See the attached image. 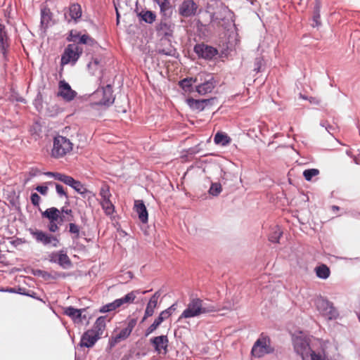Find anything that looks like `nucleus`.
<instances>
[{
	"instance_id": "15",
	"label": "nucleus",
	"mask_w": 360,
	"mask_h": 360,
	"mask_svg": "<svg viewBox=\"0 0 360 360\" xmlns=\"http://www.w3.org/2000/svg\"><path fill=\"white\" fill-rule=\"evenodd\" d=\"M100 338L93 330H88L82 336L79 345L82 347H91Z\"/></svg>"
},
{
	"instance_id": "38",
	"label": "nucleus",
	"mask_w": 360,
	"mask_h": 360,
	"mask_svg": "<svg viewBox=\"0 0 360 360\" xmlns=\"http://www.w3.org/2000/svg\"><path fill=\"white\" fill-rule=\"evenodd\" d=\"M99 194H100V195L101 197L102 200H108V199L110 198L111 193H110V191L109 186L107 185V184L102 185V186L101 187V189H100Z\"/></svg>"
},
{
	"instance_id": "54",
	"label": "nucleus",
	"mask_w": 360,
	"mask_h": 360,
	"mask_svg": "<svg viewBox=\"0 0 360 360\" xmlns=\"http://www.w3.org/2000/svg\"><path fill=\"white\" fill-rule=\"evenodd\" d=\"M321 126L324 127L326 130L330 134H333V131L335 130V128L330 125L327 122H321Z\"/></svg>"
},
{
	"instance_id": "37",
	"label": "nucleus",
	"mask_w": 360,
	"mask_h": 360,
	"mask_svg": "<svg viewBox=\"0 0 360 360\" xmlns=\"http://www.w3.org/2000/svg\"><path fill=\"white\" fill-rule=\"evenodd\" d=\"M69 232L72 235V239H78L80 237V227L75 223L69 224Z\"/></svg>"
},
{
	"instance_id": "40",
	"label": "nucleus",
	"mask_w": 360,
	"mask_h": 360,
	"mask_svg": "<svg viewBox=\"0 0 360 360\" xmlns=\"http://www.w3.org/2000/svg\"><path fill=\"white\" fill-rule=\"evenodd\" d=\"M319 174V170L317 169H308L303 172V176L304 179L309 181H311L312 178Z\"/></svg>"
},
{
	"instance_id": "51",
	"label": "nucleus",
	"mask_w": 360,
	"mask_h": 360,
	"mask_svg": "<svg viewBox=\"0 0 360 360\" xmlns=\"http://www.w3.org/2000/svg\"><path fill=\"white\" fill-rule=\"evenodd\" d=\"M137 320L136 319H131L127 321V326L125 328L129 333H131L134 328L136 325Z\"/></svg>"
},
{
	"instance_id": "1",
	"label": "nucleus",
	"mask_w": 360,
	"mask_h": 360,
	"mask_svg": "<svg viewBox=\"0 0 360 360\" xmlns=\"http://www.w3.org/2000/svg\"><path fill=\"white\" fill-rule=\"evenodd\" d=\"M216 311L215 307L208 305L203 302L200 298H192L179 318V321L181 319H188L198 316L202 314H207Z\"/></svg>"
},
{
	"instance_id": "30",
	"label": "nucleus",
	"mask_w": 360,
	"mask_h": 360,
	"mask_svg": "<svg viewBox=\"0 0 360 360\" xmlns=\"http://www.w3.org/2000/svg\"><path fill=\"white\" fill-rule=\"evenodd\" d=\"M138 15L141 20L148 24H152L156 19L155 13L151 11H142Z\"/></svg>"
},
{
	"instance_id": "7",
	"label": "nucleus",
	"mask_w": 360,
	"mask_h": 360,
	"mask_svg": "<svg viewBox=\"0 0 360 360\" xmlns=\"http://www.w3.org/2000/svg\"><path fill=\"white\" fill-rule=\"evenodd\" d=\"M30 233L35 240L44 246L57 248L60 244L59 239L50 233L38 229H30Z\"/></svg>"
},
{
	"instance_id": "46",
	"label": "nucleus",
	"mask_w": 360,
	"mask_h": 360,
	"mask_svg": "<svg viewBox=\"0 0 360 360\" xmlns=\"http://www.w3.org/2000/svg\"><path fill=\"white\" fill-rule=\"evenodd\" d=\"M262 65L263 59L261 57L256 58L254 63V71L256 72H259Z\"/></svg>"
},
{
	"instance_id": "25",
	"label": "nucleus",
	"mask_w": 360,
	"mask_h": 360,
	"mask_svg": "<svg viewBox=\"0 0 360 360\" xmlns=\"http://www.w3.org/2000/svg\"><path fill=\"white\" fill-rule=\"evenodd\" d=\"M60 211L54 207L46 209L41 213L42 217L47 218L49 221H58Z\"/></svg>"
},
{
	"instance_id": "63",
	"label": "nucleus",
	"mask_w": 360,
	"mask_h": 360,
	"mask_svg": "<svg viewBox=\"0 0 360 360\" xmlns=\"http://www.w3.org/2000/svg\"><path fill=\"white\" fill-rule=\"evenodd\" d=\"M159 6L160 8L161 12H164L167 8H169V2L167 1V3H165V4H160V5H159Z\"/></svg>"
},
{
	"instance_id": "53",
	"label": "nucleus",
	"mask_w": 360,
	"mask_h": 360,
	"mask_svg": "<svg viewBox=\"0 0 360 360\" xmlns=\"http://www.w3.org/2000/svg\"><path fill=\"white\" fill-rule=\"evenodd\" d=\"M75 180L72 176L65 174L63 183L71 187L75 184Z\"/></svg>"
},
{
	"instance_id": "23",
	"label": "nucleus",
	"mask_w": 360,
	"mask_h": 360,
	"mask_svg": "<svg viewBox=\"0 0 360 360\" xmlns=\"http://www.w3.org/2000/svg\"><path fill=\"white\" fill-rule=\"evenodd\" d=\"M165 313H162V311L159 314V316L155 319L153 323L146 330L145 336H148L150 334L153 333L159 326L167 318L165 316Z\"/></svg>"
},
{
	"instance_id": "2",
	"label": "nucleus",
	"mask_w": 360,
	"mask_h": 360,
	"mask_svg": "<svg viewBox=\"0 0 360 360\" xmlns=\"http://www.w3.org/2000/svg\"><path fill=\"white\" fill-rule=\"evenodd\" d=\"M72 147L73 144L69 139L58 135L53 139L51 155L57 159L63 158L72 150Z\"/></svg>"
},
{
	"instance_id": "41",
	"label": "nucleus",
	"mask_w": 360,
	"mask_h": 360,
	"mask_svg": "<svg viewBox=\"0 0 360 360\" xmlns=\"http://www.w3.org/2000/svg\"><path fill=\"white\" fill-rule=\"evenodd\" d=\"M156 307V305L148 302L145 310L144 316L143 317L141 322L145 321L147 318L153 315Z\"/></svg>"
},
{
	"instance_id": "12",
	"label": "nucleus",
	"mask_w": 360,
	"mask_h": 360,
	"mask_svg": "<svg viewBox=\"0 0 360 360\" xmlns=\"http://www.w3.org/2000/svg\"><path fill=\"white\" fill-rule=\"evenodd\" d=\"M77 93L72 90L70 85L65 81H60L57 95L67 102L72 101L77 96Z\"/></svg>"
},
{
	"instance_id": "43",
	"label": "nucleus",
	"mask_w": 360,
	"mask_h": 360,
	"mask_svg": "<svg viewBox=\"0 0 360 360\" xmlns=\"http://www.w3.org/2000/svg\"><path fill=\"white\" fill-rule=\"evenodd\" d=\"M81 36L82 35L80 34L79 32H78L77 31L71 30L70 32L69 36L67 37V40L68 41L74 42L73 44H75L76 42L78 43V41L79 40V37Z\"/></svg>"
},
{
	"instance_id": "50",
	"label": "nucleus",
	"mask_w": 360,
	"mask_h": 360,
	"mask_svg": "<svg viewBox=\"0 0 360 360\" xmlns=\"http://www.w3.org/2000/svg\"><path fill=\"white\" fill-rule=\"evenodd\" d=\"M58 224V221H49V224L48 225L49 231L52 233L57 232L59 230Z\"/></svg>"
},
{
	"instance_id": "8",
	"label": "nucleus",
	"mask_w": 360,
	"mask_h": 360,
	"mask_svg": "<svg viewBox=\"0 0 360 360\" xmlns=\"http://www.w3.org/2000/svg\"><path fill=\"white\" fill-rule=\"evenodd\" d=\"M64 18L68 23H78L82 18V9L78 3H72L68 8H65Z\"/></svg>"
},
{
	"instance_id": "34",
	"label": "nucleus",
	"mask_w": 360,
	"mask_h": 360,
	"mask_svg": "<svg viewBox=\"0 0 360 360\" xmlns=\"http://www.w3.org/2000/svg\"><path fill=\"white\" fill-rule=\"evenodd\" d=\"M101 205L106 214L110 215L114 212L115 207L110 198L101 200Z\"/></svg>"
},
{
	"instance_id": "56",
	"label": "nucleus",
	"mask_w": 360,
	"mask_h": 360,
	"mask_svg": "<svg viewBox=\"0 0 360 360\" xmlns=\"http://www.w3.org/2000/svg\"><path fill=\"white\" fill-rule=\"evenodd\" d=\"M35 190L40 193L41 195H46L48 193L49 188L46 186H37L35 188Z\"/></svg>"
},
{
	"instance_id": "32",
	"label": "nucleus",
	"mask_w": 360,
	"mask_h": 360,
	"mask_svg": "<svg viewBox=\"0 0 360 360\" xmlns=\"http://www.w3.org/2000/svg\"><path fill=\"white\" fill-rule=\"evenodd\" d=\"M7 39L8 37L5 26L0 23V46L3 53H5V51L8 46Z\"/></svg>"
},
{
	"instance_id": "39",
	"label": "nucleus",
	"mask_w": 360,
	"mask_h": 360,
	"mask_svg": "<svg viewBox=\"0 0 360 360\" xmlns=\"http://www.w3.org/2000/svg\"><path fill=\"white\" fill-rule=\"evenodd\" d=\"M158 53L162 55H165L168 56H176V50L171 45L169 46V47L160 49L158 50Z\"/></svg>"
},
{
	"instance_id": "11",
	"label": "nucleus",
	"mask_w": 360,
	"mask_h": 360,
	"mask_svg": "<svg viewBox=\"0 0 360 360\" xmlns=\"http://www.w3.org/2000/svg\"><path fill=\"white\" fill-rule=\"evenodd\" d=\"M198 6L193 0H184L179 7V13L184 18L194 16L198 13Z\"/></svg>"
},
{
	"instance_id": "64",
	"label": "nucleus",
	"mask_w": 360,
	"mask_h": 360,
	"mask_svg": "<svg viewBox=\"0 0 360 360\" xmlns=\"http://www.w3.org/2000/svg\"><path fill=\"white\" fill-rule=\"evenodd\" d=\"M29 176H30V177L25 180V184H27L30 180L31 178L35 176H36V173L32 172V171H30L29 172Z\"/></svg>"
},
{
	"instance_id": "59",
	"label": "nucleus",
	"mask_w": 360,
	"mask_h": 360,
	"mask_svg": "<svg viewBox=\"0 0 360 360\" xmlns=\"http://www.w3.org/2000/svg\"><path fill=\"white\" fill-rule=\"evenodd\" d=\"M25 240H22V238H15V239H13L11 240H10V243L15 248L22 245V243H24Z\"/></svg>"
},
{
	"instance_id": "3",
	"label": "nucleus",
	"mask_w": 360,
	"mask_h": 360,
	"mask_svg": "<svg viewBox=\"0 0 360 360\" xmlns=\"http://www.w3.org/2000/svg\"><path fill=\"white\" fill-rule=\"evenodd\" d=\"M315 304L319 313L328 320H335L339 316L338 309L333 304L323 297H319L315 301Z\"/></svg>"
},
{
	"instance_id": "36",
	"label": "nucleus",
	"mask_w": 360,
	"mask_h": 360,
	"mask_svg": "<svg viewBox=\"0 0 360 360\" xmlns=\"http://www.w3.org/2000/svg\"><path fill=\"white\" fill-rule=\"evenodd\" d=\"M117 300H115L110 303L106 304L100 308L99 311L101 313H106V312L112 311L115 310L116 309L119 308L118 304H117Z\"/></svg>"
},
{
	"instance_id": "45",
	"label": "nucleus",
	"mask_w": 360,
	"mask_h": 360,
	"mask_svg": "<svg viewBox=\"0 0 360 360\" xmlns=\"http://www.w3.org/2000/svg\"><path fill=\"white\" fill-rule=\"evenodd\" d=\"M34 276L41 277L42 278H44L46 281L50 280V273L49 272H47V271H43L41 269H37L34 271Z\"/></svg>"
},
{
	"instance_id": "5",
	"label": "nucleus",
	"mask_w": 360,
	"mask_h": 360,
	"mask_svg": "<svg viewBox=\"0 0 360 360\" xmlns=\"http://www.w3.org/2000/svg\"><path fill=\"white\" fill-rule=\"evenodd\" d=\"M295 352L302 360H309V354L312 352L310 347L309 339L304 336H295L292 339Z\"/></svg>"
},
{
	"instance_id": "13",
	"label": "nucleus",
	"mask_w": 360,
	"mask_h": 360,
	"mask_svg": "<svg viewBox=\"0 0 360 360\" xmlns=\"http://www.w3.org/2000/svg\"><path fill=\"white\" fill-rule=\"evenodd\" d=\"M150 342L157 353L164 354L167 353L169 340L167 335H162L154 337L150 340Z\"/></svg>"
},
{
	"instance_id": "48",
	"label": "nucleus",
	"mask_w": 360,
	"mask_h": 360,
	"mask_svg": "<svg viewBox=\"0 0 360 360\" xmlns=\"http://www.w3.org/2000/svg\"><path fill=\"white\" fill-rule=\"evenodd\" d=\"M309 360H326L325 356L321 355L320 353H316L314 351L309 354Z\"/></svg>"
},
{
	"instance_id": "42",
	"label": "nucleus",
	"mask_w": 360,
	"mask_h": 360,
	"mask_svg": "<svg viewBox=\"0 0 360 360\" xmlns=\"http://www.w3.org/2000/svg\"><path fill=\"white\" fill-rule=\"evenodd\" d=\"M193 79L185 78L179 82V86L185 91H190L192 86Z\"/></svg>"
},
{
	"instance_id": "4",
	"label": "nucleus",
	"mask_w": 360,
	"mask_h": 360,
	"mask_svg": "<svg viewBox=\"0 0 360 360\" xmlns=\"http://www.w3.org/2000/svg\"><path fill=\"white\" fill-rule=\"evenodd\" d=\"M274 352V349L271 346L270 338L262 334L253 345L251 354L255 358H261Z\"/></svg>"
},
{
	"instance_id": "9",
	"label": "nucleus",
	"mask_w": 360,
	"mask_h": 360,
	"mask_svg": "<svg viewBox=\"0 0 360 360\" xmlns=\"http://www.w3.org/2000/svg\"><path fill=\"white\" fill-rule=\"evenodd\" d=\"M193 51L199 58L205 60H212L218 54L216 48L203 43L195 45Z\"/></svg>"
},
{
	"instance_id": "58",
	"label": "nucleus",
	"mask_w": 360,
	"mask_h": 360,
	"mask_svg": "<svg viewBox=\"0 0 360 360\" xmlns=\"http://www.w3.org/2000/svg\"><path fill=\"white\" fill-rule=\"evenodd\" d=\"M65 273H62V272L53 271V272L50 273V279H53V280L57 279L60 277H65Z\"/></svg>"
},
{
	"instance_id": "49",
	"label": "nucleus",
	"mask_w": 360,
	"mask_h": 360,
	"mask_svg": "<svg viewBox=\"0 0 360 360\" xmlns=\"http://www.w3.org/2000/svg\"><path fill=\"white\" fill-rule=\"evenodd\" d=\"M30 200L34 206H39L41 198L37 193H32L30 196Z\"/></svg>"
},
{
	"instance_id": "61",
	"label": "nucleus",
	"mask_w": 360,
	"mask_h": 360,
	"mask_svg": "<svg viewBox=\"0 0 360 360\" xmlns=\"http://www.w3.org/2000/svg\"><path fill=\"white\" fill-rule=\"evenodd\" d=\"M60 214H65L67 215H72V211L71 209H65V207H62V209L60 210Z\"/></svg>"
},
{
	"instance_id": "27",
	"label": "nucleus",
	"mask_w": 360,
	"mask_h": 360,
	"mask_svg": "<svg viewBox=\"0 0 360 360\" xmlns=\"http://www.w3.org/2000/svg\"><path fill=\"white\" fill-rule=\"evenodd\" d=\"M57 264L64 269H68L72 266L70 259L63 250H60V255L57 259Z\"/></svg>"
},
{
	"instance_id": "35",
	"label": "nucleus",
	"mask_w": 360,
	"mask_h": 360,
	"mask_svg": "<svg viewBox=\"0 0 360 360\" xmlns=\"http://www.w3.org/2000/svg\"><path fill=\"white\" fill-rule=\"evenodd\" d=\"M222 191L221 185L220 183H212L208 191L210 195L217 197L218 196Z\"/></svg>"
},
{
	"instance_id": "33",
	"label": "nucleus",
	"mask_w": 360,
	"mask_h": 360,
	"mask_svg": "<svg viewBox=\"0 0 360 360\" xmlns=\"http://www.w3.org/2000/svg\"><path fill=\"white\" fill-rule=\"evenodd\" d=\"M282 231L280 227L275 226L271 233L269 234V240L272 243H278L281 236H282Z\"/></svg>"
},
{
	"instance_id": "26",
	"label": "nucleus",
	"mask_w": 360,
	"mask_h": 360,
	"mask_svg": "<svg viewBox=\"0 0 360 360\" xmlns=\"http://www.w3.org/2000/svg\"><path fill=\"white\" fill-rule=\"evenodd\" d=\"M130 334L131 333H129L125 328L122 329L118 334L115 336H112L110 339L109 344L110 347H114L120 342L126 340Z\"/></svg>"
},
{
	"instance_id": "62",
	"label": "nucleus",
	"mask_w": 360,
	"mask_h": 360,
	"mask_svg": "<svg viewBox=\"0 0 360 360\" xmlns=\"http://www.w3.org/2000/svg\"><path fill=\"white\" fill-rule=\"evenodd\" d=\"M96 44H97V42L96 41V40L94 39L91 38L89 36L88 37V40H87V44H86L87 45L94 46Z\"/></svg>"
},
{
	"instance_id": "10",
	"label": "nucleus",
	"mask_w": 360,
	"mask_h": 360,
	"mask_svg": "<svg viewBox=\"0 0 360 360\" xmlns=\"http://www.w3.org/2000/svg\"><path fill=\"white\" fill-rule=\"evenodd\" d=\"M112 89L110 85H107L101 89H98L94 93V96H102V98L96 103L98 105L109 106L114 103L115 98L112 95Z\"/></svg>"
},
{
	"instance_id": "20",
	"label": "nucleus",
	"mask_w": 360,
	"mask_h": 360,
	"mask_svg": "<svg viewBox=\"0 0 360 360\" xmlns=\"http://www.w3.org/2000/svg\"><path fill=\"white\" fill-rule=\"evenodd\" d=\"M84 309H77L73 307H68L64 309V314L70 317L74 322H80L82 319V314Z\"/></svg>"
},
{
	"instance_id": "44",
	"label": "nucleus",
	"mask_w": 360,
	"mask_h": 360,
	"mask_svg": "<svg viewBox=\"0 0 360 360\" xmlns=\"http://www.w3.org/2000/svg\"><path fill=\"white\" fill-rule=\"evenodd\" d=\"M45 175L48 177H53L54 179L63 182L65 174L59 172H47Z\"/></svg>"
},
{
	"instance_id": "55",
	"label": "nucleus",
	"mask_w": 360,
	"mask_h": 360,
	"mask_svg": "<svg viewBox=\"0 0 360 360\" xmlns=\"http://www.w3.org/2000/svg\"><path fill=\"white\" fill-rule=\"evenodd\" d=\"M59 255H60V251L53 252L51 253L49 256V262L51 263L57 264V259H58V257L59 256Z\"/></svg>"
},
{
	"instance_id": "31",
	"label": "nucleus",
	"mask_w": 360,
	"mask_h": 360,
	"mask_svg": "<svg viewBox=\"0 0 360 360\" xmlns=\"http://www.w3.org/2000/svg\"><path fill=\"white\" fill-rule=\"evenodd\" d=\"M231 141V139L228 135L221 132H217L214 138V143L222 146H227L230 143Z\"/></svg>"
},
{
	"instance_id": "6",
	"label": "nucleus",
	"mask_w": 360,
	"mask_h": 360,
	"mask_svg": "<svg viewBox=\"0 0 360 360\" xmlns=\"http://www.w3.org/2000/svg\"><path fill=\"white\" fill-rule=\"evenodd\" d=\"M82 53V49L76 44H68L61 56V65H75Z\"/></svg>"
},
{
	"instance_id": "47",
	"label": "nucleus",
	"mask_w": 360,
	"mask_h": 360,
	"mask_svg": "<svg viewBox=\"0 0 360 360\" xmlns=\"http://www.w3.org/2000/svg\"><path fill=\"white\" fill-rule=\"evenodd\" d=\"M56 193L61 197L64 196L65 198H68V196L66 193V192L64 190V188L62 185L59 184H56Z\"/></svg>"
},
{
	"instance_id": "57",
	"label": "nucleus",
	"mask_w": 360,
	"mask_h": 360,
	"mask_svg": "<svg viewBox=\"0 0 360 360\" xmlns=\"http://www.w3.org/2000/svg\"><path fill=\"white\" fill-rule=\"evenodd\" d=\"M160 294L159 292V291H157L154 293V295L150 297V300H149V303L152 304H155L157 306L158 304V298L160 297Z\"/></svg>"
},
{
	"instance_id": "21",
	"label": "nucleus",
	"mask_w": 360,
	"mask_h": 360,
	"mask_svg": "<svg viewBox=\"0 0 360 360\" xmlns=\"http://www.w3.org/2000/svg\"><path fill=\"white\" fill-rule=\"evenodd\" d=\"M214 88V81L213 77H211L207 81H205L202 84L197 86L196 91L199 94L205 95L207 93H210Z\"/></svg>"
},
{
	"instance_id": "28",
	"label": "nucleus",
	"mask_w": 360,
	"mask_h": 360,
	"mask_svg": "<svg viewBox=\"0 0 360 360\" xmlns=\"http://www.w3.org/2000/svg\"><path fill=\"white\" fill-rule=\"evenodd\" d=\"M316 275L319 278L327 279L330 274V271L328 266L326 264H321L315 268Z\"/></svg>"
},
{
	"instance_id": "19",
	"label": "nucleus",
	"mask_w": 360,
	"mask_h": 360,
	"mask_svg": "<svg viewBox=\"0 0 360 360\" xmlns=\"http://www.w3.org/2000/svg\"><path fill=\"white\" fill-rule=\"evenodd\" d=\"M77 193L80 194L82 198H87L88 200L94 198L95 194L86 188L84 184L79 181L75 180V184L71 186Z\"/></svg>"
},
{
	"instance_id": "29",
	"label": "nucleus",
	"mask_w": 360,
	"mask_h": 360,
	"mask_svg": "<svg viewBox=\"0 0 360 360\" xmlns=\"http://www.w3.org/2000/svg\"><path fill=\"white\" fill-rule=\"evenodd\" d=\"M138 292V291H131L130 292L127 293L124 297L116 299L117 302V304H118L119 307L125 304L133 303L134 300L136 299V294Z\"/></svg>"
},
{
	"instance_id": "22",
	"label": "nucleus",
	"mask_w": 360,
	"mask_h": 360,
	"mask_svg": "<svg viewBox=\"0 0 360 360\" xmlns=\"http://www.w3.org/2000/svg\"><path fill=\"white\" fill-rule=\"evenodd\" d=\"M105 316L98 317L90 330H93L99 338L103 335L105 328Z\"/></svg>"
},
{
	"instance_id": "52",
	"label": "nucleus",
	"mask_w": 360,
	"mask_h": 360,
	"mask_svg": "<svg viewBox=\"0 0 360 360\" xmlns=\"http://www.w3.org/2000/svg\"><path fill=\"white\" fill-rule=\"evenodd\" d=\"M176 309V304L174 303L172 304L169 307L166 309L165 310H163L162 313H167L165 316L168 319L172 314L173 311H174Z\"/></svg>"
},
{
	"instance_id": "18",
	"label": "nucleus",
	"mask_w": 360,
	"mask_h": 360,
	"mask_svg": "<svg viewBox=\"0 0 360 360\" xmlns=\"http://www.w3.org/2000/svg\"><path fill=\"white\" fill-rule=\"evenodd\" d=\"M53 14L50 9L47 7L41 8V27L46 30L51 25Z\"/></svg>"
},
{
	"instance_id": "16",
	"label": "nucleus",
	"mask_w": 360,
	"mask_h": 360,
	"mask_svg": "<svg viewBox=\"0 0 360 360\" xmlns=\"http://www.w3.org/2000/svg\"><path fill=\"white\" fill-rule=\"evenodd\" d=\"M134 210L142 223L145 224L148 222V214L143 200H138L134 201Z\"/></svg>"
},
{
	"instance_id": "17",
	"label": "nucleus",
	"mask_w": 360,
	"mask_h": 360,
	"mask_svg": "<svg viewBox=\"0 0 360 360\" xmlns=\"http://www.w3.org/2000/svg\"><path fill=\"white\" fill-rule=\"evenodd\" d=\"M156 30L165 37H172L174 31V25L164 19L157 25Z\"/></svg>"
},
{
	"instance_id": "60",
	"label": "nucleus",
	"mask_w": 360,
	"mask_h": 360,
	"mask_svg": "<svg viewBox=\"0 0 360 360\" xmlns=\"http://www.w3.org/2000/svg\"><path fill=\"white\" fill-rule=\"evenodd\" d=\"M88 37H89V35H87V34H82L79 37V40L78 43L82 44H86L87 40H88Z\"/></svg>"
},
{
	"instance_id": "24",
	"label": "nucleus",
	"mask_w": 360,
	"mask_h": 360,
	"mask_svg": "<svg viewBox=\"0 0 360 360\" xmlns=\"http://www.w3.org/2000/svg\"><path fill=\"white\" fill-rule=\"evenodd\" d=\"M321 7V1L319 0H315V5L314 7V11L312 15L313 23L311 24L312 27H319L321 25L320 15Z\"/></svg>"
},
{
	"instance_id": "14",
	"label": "nucleus",
	"mask_w": 360,
	"mask_h": 360,
	"mask_svg": "<svg viewBox=\"0 0 360 360\" xmlns=\"http://www.w3.org/2000/svg\"><path fill=\"white\" fill-rule=\"evenodd\" d=\"M216 101L215 98L207 99H194L192 98L187 99V103L191 108L198 111H202L208 105H212Z\"/></svg>"
}]
</instances>
